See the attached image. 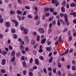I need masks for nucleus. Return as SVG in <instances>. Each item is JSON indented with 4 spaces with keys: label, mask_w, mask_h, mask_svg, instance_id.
Listing matches in <instances>:
<instances>
[{
    "label": "nucleus",
    "mask_w": 76,
    "mask_h": 76,
    "mask_svg": "<svg viewBox=\"0 0 76 76\" xmlns=\"http://www.w3.org/2000/svg\"><path fill=\"white\" fill-rule=\"evenodd\" d=\"M38 31L41 34H43L45 32L44 29L42 28H39L38 29Z\"/></svg>",
    "instance_id": "obj_1"
},
{
    "label": "nucleus",
    "mask_w": 76,
    "mask_h": 76,
    "mask_svg": "<svg viewBox=\"0 0 76 76\" xmlns=\"http://www.w3.org/2000/svg\"><path fill=\"white\" fill-rule=\"evenodd\" d=\"M69 15H73L74 17H76V12H74L73 10H71V13L69 14Z\"/></svg>",
    "instance_id": "obj_2"
},
{
    "label": "nucleus",
    "mask_w": 76,
    "mask_h": 76,
    "mask_svg": "<svg viewBox=\"0 0 76 76\" xmlns=\"http://www.w3.org/2000/svg\"><path fill=\"white\" fill-rule=\"evenodd\" d=\"M24 40L27 42H29L28 37L27 36H25L24 38Z\"/></svg>",
    "instance_id": "obj_3"
},
{
    "label": "nucleus",
    "mask_w": 76,
    "mask_h": 76,
    "mask_svg": "<svg viewBox=\"0 0 76 76\" xmlns=\"http://www.w3.org/2000/svg\"><path fill=\"white\" fill-rule=\"evenodd\" d=\"M12 23H15V26L17 27L18 25V23L17 22V21L15 20H12Z\"/></svg>",
    "instance_id": "obj_4"
},
{
    "label": "nucleus",
    "mask_w": 76,
    "mask_h": 76,
    "mask_svg": "<svg viewBox=\"0 0 76 76\" xmlns=\"http://www.w3.org/2000/svg\"><path fill=\"white\" fill-rule=\"evenodd\" d=\"M70 6L72 7H76V4H75L74 3H72L70 4Z\"/></svg>",
    "instance_id": "obj_5"
},
{
    "label": "nucleus",
    "mask_w": 76,
    "mask_h": 76,
    "mask_svg": "<svg viewBox=\"0 0 76 76\" xmlns=\"http://www.w3.org/2000/svg\"><path fill=\"white\" fill-rule=\"evenodd\" d=\"M6 60L5 59H3L2 60L1 64L2 65H4L6 63Z\"/></svg>",
    "instance_id": "obj_6"
},
{
    "label": "nucleus",
    "mask_w": 76,
    "mask_h": 76,
    "mask_svg": "<svg viewBox=\"0 0 76 76\" xmlns=\"http://www.w3.org/2000/svg\"><path fill=\"white\" fill-rule=\"evenodd\" d=\"M58 0H56V2L55 1L54 3V4H55V6L56 7H57L58 6V5L60 4V3L59 2H57Z\"/></svg>",
    "instance_id": "obj_7"
},
{
    "label": "nucleus",
    "mask_w": 76,
    "mask_h": 76,
    "mask_svg": "<svg viewBox=\"0 0 76 76\" xmlns=\"http://www.w3.org/2000/svg\"><path fill=\"white\" fill-rule=\"evenodd\" d=\"M35 63L37 65H39V61L38 59L36 58L35 60Z\"/></svg>",
    "instance_id": "obj_8"
},
{
    "label": "nucleus",
    "mask_w": 76,
    "mask_h": 76,
    "mask_svg": "<svg viewBox=\"0 0 76 76\" xmlns=\"http://www.w3.org/2000/svg\"><path fill=\"white\" fill-rule=\"evenodd\" d=\"M5 26L7 27H9L10 26V23L9 22H7L5 23Z\"/></svg>",
    "instance_id": "obj_9"
},
{
    "label": "nucleus",
    "mask_w": 76,
    "mask_h": 76,
    "mask_svg": "<svg viewBox=\"0 0 76 76\" xmlns=\"http://www.w3.org/2000/svg\"><path fill=\"white\" fill-rule=\"evenodd\" d=\"M24 33L25 35H27L28 34V30L26 28L24 29Z\"/></svg>",
    "instance_id": "obj_10"
},
{
    "label": "nucleus",
    "mask_w": 76,
    "mask_h": 76,
    "mask_svg": "<svg viewBox=\"0 0 76 76\" xmlns=\"http://www.w3.org/2000/svg\"><path fill=\"white\" fill-rule=\"evenodd\" d=\"M46 41V39L44 38L41 42V43L42 44H44Z\"/></svg>",
    "instance_id": "obj_11"
},
{
    "label": "nucleus",
    "mask_w": 76,
    "mask_h": 76,
    "mask_svg": "<svg viewBox=\"0 0 76 76\" xmlns=\"http://www.w3.org/2000/svg\"><path fill=\"white\" fill-rule=\"evenodd\" d=\"M35 44V40L33 39L31 41V44L32 45H34Z\"/></svg>",
    "instance_id": "obj_12"
},
{
    "label": "nucleus",
    "mask_w": 76,
    "mask_h": 76,
    "mask_svg": "<svg viewBox=\"0 0 76 76\" xmlns=\"http://www.w3.org/2000/svg\"><path fill=\"white\" fill-rule=\"evenodd\" d=\"M61 10L62 12H65V9L64 7H62L61 8Z\"/></svg>",
    "instance_id": "obj_13"
},
{
    "label": "nucleus",
    "mask_w": 76,
    "mask_h": 76,
    "mask_svg": "<svg viewBox=\"0 0 76 76\" xmlns=\"http://www.w3.org/2000/svg\"><path fill=\"white\" fill-rule=\"evenodd\" d=\"M40 37L39 35H37V37L36 40L37 42H39L40 40Z\"/></svg>",
    "instance_id": "obj_14"
},
{
    "label": "nucleus",
    "mask_w": 76,
    "mask_h": 76,
    "mask_svg": "<svg viewBox=\"0 0 76 76\" xmlns=\"http://www.w3.org/2000/svg\"><path fill=\"white\" fill-rule=\"evenodd\" d=\"M50 12H51V13H53L54 12V8H50Z\"/></svg>",
    "instance_id": "obj_15"
},
{
    "label": "nucleus",
    "mask_w": 76,
    "mask_h": 76,
    "mask_svg": "<svg viewBox=\"0 0 76 76\" xmlns=\"http://www.w3.org/2000/svg\"><path fill=\"white\" fill-rule=\"evenodd\" d=\"M17 13L18 14V15H21L22 13V12L20 10H18L17 11Z\"/></svg>",
    "instance_id": "obj_16"
},
{
    "label": "nucleus",
    "mask_w": 76,
    "mask_h": 76,
    "mask_svg": "<svg viewBox=\"0 0 76 76\" xmlns=\"http://www.w3.org/2000/svg\"><path fill=\"white\" fill-rule=\"evenodd\" d=\"M64 18L65 19H67L68 17V15L66 14H65L64 15Z\"/></svg>",
    "instance_id": "obj_17"
},
{
    "label": "nucleus",
    "mask_w": 76,
    "mask_h": 76,
    "mask_svg": "<svg viewBox=\"0 0 76 76\" xmlns=\"http://www.w3.org/2000/svg\"><path fill=\"white\" fill-rule=\"evenodd\" d=\"M15 59V57H12V58H11V60H10V61H11V62H13L14 61Z\"/></svg>",
    "instance_id": "obj_18"
},
{
    "label": "nucleus",
    "mask_w": 76,
    "mask_h": 76,
    "mask_svg": "<svg viewBox=\"0 0 76 76\" xmlns=\"http://www.w3.org/2000/svg\"><path fill=\"white\" fill-rule=\"evenodd\" d=\"M53 60V57H52V56H51L50 57V59L49 60V62L50 63H51L52 62V61Z\"/></svg>",
    "instance_id": "obj_19"
},
{
    "label": "nucleus",
    "mask_w": 76,
    "mask_h": 76,
    "mask_svg": "<svg viewBox=\"0 0 76 76\" xmlns=\"http://www.w3.org/2000/svg\"><path fill=\"white\" fill-rule=\"evenodd\" d=\"M15 55V52L14 51H12V53H11V56H14Z\"/></svg>",
    "instance_id": "obj_20"
},
{
    "label": "nucleus",
    "mask_w": 76,
    "mask_h": 76,
    "mask_svg": "<svg viewBox=\"0 0 76 76\" xmlns=\"http://www.w3.org/2000/svg\"><path fill=\"white\" fill-rule=\"evenodd\" d=\"M50 15V13L48 12H47L46 14H45V16L46 17H48V16H49Z\"/></svg>",
    "instance_id": "obj_21"
},
{
    "label": "nucleus",
    "mask_w": 76,
    "mask_h": 76,
    "mask_svg": "<svg viewBox=\"0 0 76 76\" xmlns=\"http://www.w3.org/2000/svg\"><path fill=\"white\" fill-rule=\"evenodd\" d=\"M7 53V52L5 51H4L2 52V54L4 55H5Z\"/></svg>",
    "instance_id": "obj_22"
},
{
    "label": "nucleus",
    "mask_w": 76,
    "mask_h": 76,
    "mask_svg": "<svg viewBox=\"0 0 76 76\" xmlns=\"http://www.w3.org/2000/svg\"><path fill=\"white\" fill-rule=\"evenodd\" d=\"M46 50L47 51L49 50L50 52L51 51V49L49 47H47L46 48Z\"/></svg>",
    "instance_id": "obj_23"
},
{
    "label": "nucleus",
    "mask_w": 76,
    "mask_h": 76,
    "mask_svg": "<svg viewBox=\"0 0 76 76\" xmlns=\"http://www.w3.org/2000/svg\"><path fill=\"white\" fill-rule=\"evenodd\" d=\"M61 37L60 36L58 38V41L59 42H61L62 41V39H61Z\"/></svg>",
    "instance_id": "obj_24"
},
{
    "label": "nucleus",
    "mask_w": 76,
    "mask_h": 76,
    "mask_svg": "<svg viewBox=\"0 0 76 76\" xmlns=\"http://www.w3.org/2000/svg\"><path fill=\"white\" fill-rule=\"evenodd\" d=\"M39 59L42 61H43V60H44V58L42 56H39Z\"/></svg>",
    "instance_id": "obj_25"
},
{
    "label": "nucleus",
    "mask_w": 76,
    "mask_h": 76,
    "mask_svg": "<svg viewBox=\"0 0 76 76\" xmlns=\"http://www.w3.org/2000/svg\"><path fill=\"white\" fill-rule=\"evenodd\" d=\"M15 13V12L13 10H11L10 11V14H11V15H13V14H14Z\"/></svg>",
    "instance_id": "obj_26"
},
{
    "label": "nucleus",
    "mask_w": 76,
    "mask_h": 76,
    "mask_svg": "<svg viewBox=\"0 0 76 76\" xmlns=\"http://www.w3.org/2000/svg\"><path fill=\"white\" fill-rule=\"evenodd\" d=\"M45 12H48L49 10V9L48 7H46L45 8Z\"/></svg>",
    "instance_id": "obj_27"
},
{
    "label": "nucleus",
    "mask_w": 76,
    "mask_h": 76,
    "mask_svg": "<svg viewBox=\"0 0 76 76\" xmlns=\"http://www.w3.org/2000/svg\"><path fill=\"white\" fill-rule=\"evenodd\" d=\"M9 49H10V50H12L13 49V47L11 45H9Z\"/></svg>",
    "instance_id": "obj_28"
},
{
    "label": "nucleus",
    "mask_w": 76,
    "mask_h": 76,
    "mask_svg": "<svg viewBox=\"0 0 76 76\" xmlns=\"http://www.w3.org/2000/svg\"><path fill=\"white\" fill-rule=\"evenodd\" d=\"M58 67L59 68H61L62 67L61 64L60 63H59L58 64Z\"/></svg>",
    "instance_id": "obj_29"
},
{
    "label": "nucleus",
    "mask_w": 76,
    "mask_h": 76,
    "mask_svg": "<svg viewBox=\"0 0 76 76\" xmlns=\"http://www.w3.org/2000/svg\"><path fill=\"white\" fill-rule=\"evenodd\" d=\"M52 29L51 28H50L49 29L48 31V34H50V32H52Z\"/></svg>",
    "instance_id": "obj_30"
},
{
    "label": "nucleus",
    "mask_w": 76,
    "mask_h": 76,
    "mask_svg": "<svg viewBox=\"0 0 76 76\" xmlns=\"http://www.w3.org/2000/svg\"><path fill=\"white\" fill-rule=\"evenodd\" d=\"M20 49H21V50H23L24 49V47L23 45H20Z\"/></svg>",
    "instance_id": "obj_31"
},
{
    "label": "nucleus",
    "mask_w": 76,
    "mask_h": 76,
    "mask_svg": "<svg viewBox=\"0 0 76 76\" xmlns=\"http://www.w3.org/2000/svg\"><path fill=\"white\" fill-rule=\"evenodd\" d=\"M43 71L45 74L47 73V70L46 68H44L43 69Z\"/></svg>",
    "instance_id": "obj_32"
},
{
    "label": "nucleus",
    "mask_w": 76,
    "mask_h": 76,
    "mask_svg": "<svg viewBox=\"0 0 76 76\" xmlns=\"http://www.w3.org/2000/svg\"><path fill=\"white\" fill-rule=\"evenodd\" d=\"M1 72L3 73H4L6 71L4 69H1Z\"/></svg>",
    "instance_id": "obj_33"
},
{
    "label": "nucleus",
    "mask_w": 76,
    "mask_h": 76,
    "mask_svg": "<svg viewBox=\"0 0 76 76\" xmlns=\"http://www.w3.org/2000/svg\"><path fill=\"white\" fill-rule=\"evenodd\" d=\"M15 30L14 29H11V32L12 33H15Z\"/></svg>",
    "instance_id": "obj_34"
},
{
    "label": "nucleus",
    "mask_w": 76,
    "mask_h": 76,
    "mask_svg": "<svg viewBox=\"0 0 76 76\" xmlns=\"http://www.w3.org/2000/svg\"><path fill=\"white\" fill-rule=\"evenodd\" d=\"M28 75L29 76H32L33 75V73L31 72H29L28 73Z\"/></svg>",
    "instance_id": "obj_35"
},
{
    "label": "nucleus",
    "mask_w": 76,
    "mask_h": 76,
    "mask_svg": "<svg viewBox=\"0 0 76 76\" xmlns=\"http://www.w3.org/2000/svg\"><path fill=\"white\" fill-rule=\"evenodd\" d=\"M33 61V59L32 58H31L29 60V64H31L32 62Z\"/></svg>",
    "instance_id": "obj_36"
},
{
    "label": "nucleus",
    "mask_w": 76,
    "mask_h": 76,
    "mask_svg": "<svg viewBox=\"0 0 76 76\" xmlns=\"http://www.w3.org/2000/svg\"><path fill=\"white\" fill-rule=\"evenodd\" d=\"M56 23V21L55 20H53L52 22V24L53 25H55Z\"/></svg>",
    "instance_id": "obj_37"
},
{
    "label": "nucleus",
    "mask_w": 76,
    "mask_h": 76,
    "mask_svg": "<svg viewBox=\"0 0 76 76\" xmlns=\"http://www.w3.org/2000/svg\"><path fill=\"white\" fill-rule=\"evenodd\" d=\"M23 65L24 67H26V64L25 62H23Z\"/></svg>",
    "instance_id": "obj_38"
},
{
    "label": "nucleus",
    "mask_w": 76,
    "mask_h": 76,
    "mask_svg": "<svg viewBox=\"0 0 76 76\" xmlns=\"http://www.w3.org/2000/svg\"><path fill=\"white\" fill-rule=\"evenodd\" d=\"M72 70L75 71V66H72Z\"/></svg>",
    "instance_id": "obj_39"
},
{
    "label": "nucleus",
    "mask_w": 76,
    "mask_h": 76,
    "mask_svg": "<svg viewBox=\"0 0 76 76\" xmlns=\"http://www.w3.org/2000/svg\"><path fill=\"white\" fill-rule=\"evenodd\" d=\"M58 75L59 76H62V74L61 73V72L60 71H58Z\"/></svg>",
    "instance_id": "obj_40"
},
{
    "label": "nucleus",
    "mask_w": 76,
    "mask_h": 76,
    "mask_svg": "<svg viewBox=\"0 0 76 76\" xmlns=\"http://www.w3.org/2000/svg\"><path fill=\"white\" fill-rule=\"evenodd\" d=\"M66 3V1H63L62 3V5L64 6L65 5Z\"/></svg>",
    "instance_id": "obj_41"
},
{
    "label": "nucleus",
    "mask_w": 76,
    "mask_h": 76,
    "mask_svg": "<svg viewBox=\"0 0 76 76\" xmlns=\"http://www.w3.org/2000/svg\"><path fill=\"white\" fill-rule=\"evenodd\" d=\"M25 9L28 10L30 9V7L29 6H25Z\"/></svg>",
    "instance_id": "obj_42"
},
{
    "label": "nucleus",
    "mask_w": 76,
    "mask_h": 76,
    "mask_svg": "<svg viewBox=\"0 0 76 76\" xmlns=\"http://www.w3.org/2000/svg\"><path fill=\"white\" fill-rule=\"evenodd\" d=\"M33 34L34 36H36L37 35V32L35 31H34L33 32Z\"/></svg>",
    "instance_id": "obj_43"
},
{
    "label": "nucleus",
    "mask_w": 76,
    "mask_h": 76,
    "mask_svg": "<svg viewBox=\"0 0 76 76\" xmlns=\"http://www.w3.org/2000/svg\"><path fill=\"white\" fill-rule=\"evenodd\" d=\"M68 29L67 28H65L64 30L63 31V32H66V31H68Z\"/></svg>",
    "instance_id": "obj_44"
},
{
    "label": "nucleus",
    "mask_w": 76,
    "mask_h": 76,
    "mask_svg": "<svg viewBox=\"0 0 76 76\" xmlns=\"http://www.w3.org/2000/svg\"><path fill=\"white\" fill-rule=\"evenodd\" d=\"M69 52V50L68 49H66V50L65 52V54H67Z\"/></svg>",
    "instance_id": "obj_45"
},
{
    "label": "nucleus",
    "mask_w": 76,
    "mask_h": 76,
    "mask_svg": "<svg viewBox=\"0 0 76 76\" xmlns=\"http://www.w3.org/2000/svg\"><path fill=\"white\" fill-rule=\"evenodd\" d=\"M72 39V36H70L69 38V41H71Z\"/></svg>",
    "instance_id": "obj_46"
},
{
    "label": "nucleus",
    "mask_w": 76,
    "mask_h": 76,
    "mask_svg": "<svg viewBox=\"0 0 76 76\" xmlns=\"http://www.w3.org/2000/svg\"><path fill=\"white\" fill-rule=\"evenodd\" d=\"M27 73V71L26 70L23 71V75H26Z\"/></svg>",
    "instance_id": "obj_47"
},
{
    "label": "nucleus",
    "mask_w": 76,
    "mask_h": 76,
    "mask_svg": "<svg viewBox=\"0 0 76 76\" xmlns=\"http://www.w3.org/2000/svg\"><path fill=\"white\" fill-rule=\"evenodd\" d=\"M39 18V16L38 15H36L34 17V19H38Z\"/></svg>",
    "instance_id": "obj_48"
},
{
    "label": "nucleus",
    "mask_w": 76,
    "mask_h": 76,
    "mask_svg": "<svg viewBox=\"0 0 76 76\" xmlns=\"http://www.w3.org/2000/svg\"><path fill=\"white\" fill-rule=\"evenodd\" d=\"M28 18H32V16L31 15H28Z\"/></svg>",
    "instance_id": "obj_49"
},
{
    "label": "nucleus",
    "mask_w": 76,
    "mask_h": 76,
    "mask_svg": "<svg viewBox=\"0 0 76 76\" xmlns=\"http://www.w3.org/2000/svg\"><path fill=\"white\" fill-rule=\"evenodd\" d=\"M18 38V36L16 34H14V38L15 39H17Z\"/></svg>",
    "instance_id": "obj_50"
},
{
    "label": "nucleus",
    "mask_w": 76,
    "mask_h": 76,
    "mask_svg": "<svg viewBox=\"0 0 76 76\" xmlns=\"http://www.w3.org/2000/svg\"><path fill=\"white\" fill-rule=\"evenodd\" d=\"M21 53H23V54H25L26 53V51L24 50H23L21 51Z\"/></svg>",
    "instance_id": "obj_51"
},
{
    "label": "nucleus",
    "mask_w": 76,
    "mask_h": 76,
    "mask_svg": "<svg viewBox=\"0 0 76 76\" xmlns=\"http://www.w3.org/2000/svg\"><path fill=\"white\" fill-rule=\"evenodd\" d=\"M57 25L58 26H60L61 25L60 22L58 21V20Z\"/></svg>",
    "instance_id": "obj_52"
},
{
    "label": "nucleus",
    "mask_w": 76,
    "mask_h": 76,
    "mask_svg": "<svg viewBox=\"0 0 76 76\" xmlns=\"http://www.w3.org/2000/svg\"><path fill=\"white\" fill-rule=\"evenodd\" d=\"M11 40L10 39H8L7 42V43L8 44H10L11 43Z\"/></svg>",
    "instance_id": "obj_53"
},
{
    "label": "nucleus",
    "mask_w": 76,
    "mask_h": 76,
    "mask_svg": "<svg viewBox=\"0 0 76 76\" xmlns=\"http://www.w3.org/2000/svg\"><path fill=\"white\" fill-rule=\"evenodd\" d=\"M34 10H35V11H36V12H37L38 10V8L37 7H35L34 8Z\"/></svg>",
    "instance_id": "obj_54"
},
{
    "label": "nucleus",
    "mask_w": 76,
    "mask_h": 76,
    "mask_svg": "<svg viewBox=\"0 0 76 76\" xmlns=\"http://www.w3.org/2000/svg\"><path fill=\"white\" fill-rule=\"evenodd\" d=\"M20 44L21 45H23L24 44V41L22 40L20 42Z\"/></svg>",
    "instance_id": "obj_55"
},
{
    "label": "nucleus",
    "mask_w": 76,
    "mask_h": 76,
    "mask_svg": "<svg viewBox=\"0 0 76 76\" xmlns=\"http://www.w3.org/2000/svg\"><path fill=\"white\" fill-rule=\"evenodd\" d=\"M66 7L67 9H69V5L68 4H66Z\"/></svg>",
    "instance_id": "obj_56"
},
{
    "label": "nucleus",
    "mask_w": 76,
    "mask_h": 76,
    "mask_svg": "<svg viewBox=\"0 0 76 76\" xmlns=\"http://www.w3.org/2000/svg\"><path fill=\"white\" fill-rule=\"evenodd\" d=\"M53 72L54 73H56V69H54L53 70Z\"/></svg>",
    "instance_id": "obj_57"
},
{
    "label": "nucleus",
    "mask_w": 76,
    "mask_h": 76,
    "mask_svg": "<svg viewBox=\"0 0 76 76\" xmlns=\"http://www.w3.org/2000/svg\"><path fill=\"white\" fill-rule=\"evenodd\" d=\"M48 71L50 72H51L52 71V68L50 67H48Z\"/></svg>",
    "instance_id": "obj_58"
},
{
    "label": "nucleus",
    "mask_w": 76,
    "mask_h": 76,
    "mask_svg": "<svg viewBox=\"0 0 76 76\" xmlns=\"http://www.w3.org/2000/svg\"><path fill=\"white\" fill-rule=\"evenodd\" d=\"M21 59L22 60H24L25 59V56H22V57H21Z\"/></svg>",
    "instance_id": "obj_59"
},
{
    "label": "nucleus",
    "mask_w": 76,
    "mask_h": 76,
    "mask_svg": "<svg viewBox=\"0 0 76 76\" xmlns=\"http://www.w3.org/2000/svg\"><path fill=\"white\" fill-rule=\"evenodd\" d=\"M66 67L67 68L69 69H70V65H67Z\"/></svg>",
    "instance_id": "obj_60"
},
{
    "label": "nucleus",
    "mask_w": 76,
    "mask_h": 76,
    "mask_svg": "<svg viewBox=\"0 0 76 76\" xmlns=\"http://www.w3.org/2000/svg\"><path fill=\"white\" fill-rule=\"evenodd\" d=\"M59 15H60V16H61V17H63V16H64V15L62 13H60L59 14Z\"/></svg>",
    "instance_id": "obj_61"
},
{
    "label": "nucleus",
    "mask_w": 76,
    "mask_h": 76,
    "mask_svg": "<svg viewBox=\"0 0 76 76\" xmlns=\"http://www.w3.org/2000/svg\"><path fill=\"white\" fill-rule=\"evenodd\" d=\"M56 0H51V3L53 4H55V2H56Z\"/></svg>",
    "instance_id": "obj_62"
},
{
    "label": "nucleus",
    "mask_w": 76,
    "mask_h": 76,
    "mask_svg": "<svg viewBox=\"0 0 76 76\" xmlns=\"http://www.w3.org/2000/svg\"><path fill=\"white\" fill-rule=\"evenodd\" d=\"M17 17L18 18V19H22L20 17L19 15H17Z\"/></svg>",
    "instance_id": "obj_63"
},
{
    "label": "nucleus",
    "mask_w": 76,
    "mask_h": 76,
    "mask_svg": "<svg viewBox=\"0 0 76 76\" xmlns=\"http://www.w3.org/2000/svg\"><path fill=\"white\" fill-rule=\"evenodd\" d=\"M18 1V2L20 4L22 3V2L20 0H17Z\"/></svg>",
    "instance_id": "obj_64"
}]
</instances>
